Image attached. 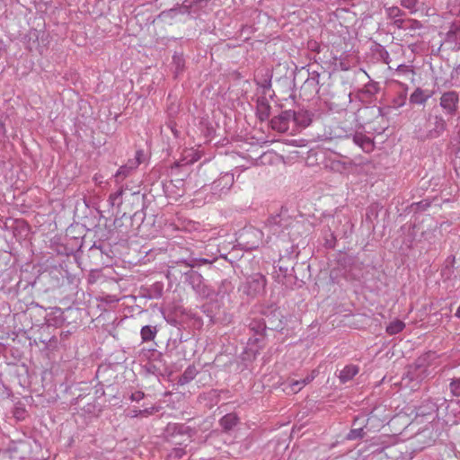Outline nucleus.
Masks as SVG:
<instances>
[{
    "mask_svg": "<svg viewBox=\"0 0 460 460\" xmlns=\"http://www.w3.org/2000/svg\"><path fill=\"white\" fill-rule=\"evenodd\" d=\"M267 323L262 318H252L247 325V334L249 335L245 351L247 354L256 357L260 350L265 346V331Z\"/></svg>",
    "mask_w": 460,
    "mask_h": 460,
    "instance_id": "nucleus-1",
    "label": "nucleus"
},
{
    "mask_svg": "<svg viewBox=\"0 0 460 460\" xmlns=\"http://www.w3.org/2000/svg\"><path fill=\"white\" fill-rule=\"evenodd\" d=\"M377 91H378V86L375 83H368L367 84L365 85V92L371 95L376 93Z\"/></svg>",
    "mask_w": 460,
    "mask_h": 460,
    "instance_id": "nucleus-36",
    "label": "nucleus"
},
{
    "mask_svg": "<svg viewBox=\"0 0 460 460\" xmlns=\"http://www.w3.org/2000/svg\"><path fill=\"white\" fill-rule=\"evenodd\" d=\"M185 164H181L180 162H177L175 163V167H181V166H184Z\"/></svg>",
    "mask_w": 460,
    "mask_h": 460,
    "instance_id": "nucleus-46",
    "label": "nucleus"
},
{
    "mask_svg": "<svg viewBox=\"0 0 460 460\" xmlns=\"http://www.w3.org/2000/svg\"><path fill=\"white\" fill-rule=\"evenodd\" d=\"M144 397H145V394L142 391H136L131 394L129 398L133 402H139L142 399H144Z\"/></svg>",
    "mask_w": 460,
    "mask_h": 460,
    "instance_id": "nucleus-38",
    "label": "nucleus"
},
{
    "mask_svg": "<svg viewBox=\"0 0 460 460\" xmlns=\"http://www.w3.org/2000/svg\"><path fill=\"white\" fill-rule=\"evenodd\" d=\"M234 288V286L233 285L232 281L229 279H223L217 287V290H214V295L217 296L224 297L227 295H229Z\"/></svg>",
    "mask_w": 460,
    "mask_h": 460,
    "instance_id": "nucleus-22",
    "label": "nucleus"
},
{
    "mask_svg": "<svg viewBox=\"0 0 460 460\" xmlns=\"http://www.w3.org/2000/svg\"><path fill=\"white\" fill-rule=\"evenodd\" d=\"M177 342H178V341H177V339H173V340L170 339V340L168 341L167 347H169V346L172 345V346H173V348H175V347H177Z\"/></svg>",
    "mask_w": 460,
    "mask_h": 460,
    "instance_id": "nucleus-43",
    "label": "nucleus"
},
{
    "mask_svg": "<svg viewBox=\"0 0 460 460\" xmlns=\"http://www.w3.org/2000/svg\"><path fill=\"white\" fill-rule=\"evenodd\" d=\"M254 80L258 85V89L261 90V95H270V91L271 87V75L268 70L265 71V74L261 75V71H257Z\"/></svg>",
    "mask_w": 460,
    "mask_h": 460,
    "instance_id": "nucleus-11",
    "label": "nucleus"
},
{
    "mask_svg": "<svg viewBox=\"0 0 460 460\" xmlns=\"http://www.w3.org/2000/svg\"><path fill=\"white\" fill-rule=\"evenodd\" d=\"M409 72L413 74V70L411 69V67L404 64L399 65L396 68V73L398 74H406Z\"/></svg>",
    "mask_w": 460,
    "mask_h": 460,
    "instance_id": "nucleus-37",
    "label": "nucleus"
},
{
    "mask_svg": "<svg viewBox=\"0 0 460 460\" xmlns=\"http://www.w3.org/2000/svg\"><path fill=\"white\" fill-rule=\"evenodd\" d=\"M238 422V418L235 414H226L223 416L220 420V426L225 431L231 430Z\"/></svg>",
    "mask_w": 460,
    "mask_h": 460,
    "instance_id": "nucleus-26",
    "label": "nucleus"
},
{
    "mask_svg": "<svg viewBox=\"0 0 460 460\" xmlns=\"http://www.w3.org/2000/svg\"><path fill=\"white\" fill-rule=\"evenodd\" d=\"M198 375V370L194 365L189 366L182 375L179 376L178 385H184L191 382Z\"/></svg>",
    "mask_w": 460,
    "mask_h": 460,
    "instance_id": "nucleus-20",
    "label": "nucleus"
},
{
    "mask_svg": "<svg viewBox=\"0 0 460 460\" xmlns=\"http://www.w3.org/2000/svg\"><path fill=\"white\" fill-rule=\"evenodd\" d=\"M271 126L273 129L285 132L288 130V111H282L279 117L271 119Z\"/></svg>",
    "mask_w": 460,
    "mask_h": 460,
    "instance_id": "nucleus-21",
    "label": "nucleus"
},
{
    "mask_svg": "<svg viewBox=\"0 0 460 460\" xmlns=\"http://www.w3.org/2000/svg\"><path fill=\"white\" fill-rule=\"evenodd\" d=\"M267 95H261L257 99V116L261 120H265L270 116V104L268 103Z\"/></svg>",
    "mask_w": 460,
    "mask_h": 460,
    "instance_id": "nucleus-14",
    "label": "nucleus"
},
{
    "mask_svg": "<svg viewBox=\"0 0 460 460\" xmlns=\"http://www.w3.org/2000/svg\"><path fill=\"white\" fill-rule=\"evenodd\" d=\"M353 141L366 153L371 152L373 150L374 144L372 140L362 133L355 134L353 136Z\"/></svg>",
    "mask_w": 460,
    "mask_h": 460,
    "instance_id": "nucleus-17",
    "label": "nucleus"
},
{
    "mask_svg": "<svg viewBox=\"0 0 460 460\" xmlns=\"http://www.w3.org/2000/svg\"><path fill=\"white\" fill-rule=\"evenodd\" d=\"M129 416L131 418H137V417L142 416L141 415V410H132V411H130Z\"/></svg>",
    "mask_w": 460,
    "mask_h": 460,
    "instance_id": "nucleus-41",
    "label": "nucleus"
},
{
    "mask_svg": "<svg viewBox=\"0 0 460 460\" xmlns=\"http://www.w3.org/2000/svg\"><path fill=\"white\" fill-rule=\"evenodd\" d=\"M87 409L85 410L88 412H92L93 409L94 408V405L93 404H87Z\"/></svg>",
    "mask_w": 460,
    "mask_h": 460,
    "instance_id": "nucleus-45",
    "label": "nucleus"
},
{
    "mask_svg": "<svg viewBox=\"0 0 460 460\" xmlns=\"http://www.w3.org/2000/svg\"><path fill=\"white\" fill-rule=\"evenodd\" d=\"M446 129V121L440 116H436L434 118L433 127L430 128L426 134L420 135L421 138H437Z\"/></svg>",
    "mask_w": 460,
    "mask_h": 460,
    "instance_id": "nucleus-12",
    "label": "nucleus"
},
{
    "mask_svg": "<svg viewBox=\"0 0 460 460\" xmlns=\"http://www.w3.org/2000/svg\"><path fill=\"white\" fill-rule=\"evenodd\" d=\"M185 282L191 287L193 291L203 298L214 296V288L206 283L203 276L195 270H189L185 273Z\"/></svg>",
    "mask_w": 460,
    "mask_h": 460,
    "instance_id": "nucleus-4",
    "label": "nucleus"
},
{
    "mask_svg": "<svg viewBox=\"0 0 460 460\" xmlns=\"http://www.w3.org/2000/svg\"><path fill=\"white\" fill-rule=\"evenodd\" d=\"M288 145H294V143L292 141H289Z\"/></svg>",
    "mask_w": 460,
    "mask_h": 460,
    "instance_id": "nucleus-48",
    "label": "nucleus"
},
{
    "mask_svg": "<svg viewBox=\"0 0 460 460\" xmlns=\"http://www.w3.org/2000/svg\"><path fill=\"white\" fill-rule=\"evenodd\" d=\"M452 32H454V31H449V33H448V34H450V33H452ZM448 37H450V35H448Z\"/></svg>",
    "mask_w": 460,
    "mask_h": 460,
    "instance_id": "nucleus-49",
    "label": "nucleus"
},
{
    "mask_svg": "<svg viewBox=\"0 0 460 460\" xmlns=\"http://www.w3.org/2000/svg\"><path fill=\"white\" fill-rule=\"evenodd\" d=\"M314 378V375H307L305 378L295 380L289 377V389L294 393H298L305 385L309 384Z\"/></svg>",
    "mask_w": 460,
    "mask_h": 460,
    "instance_id": "nucleus-23",
    "label": "nucleus"
},
{
    "mask_svg": "<svg viewBox=\"0 0 460 460\" xmlns=\"http://www.w3.org/2000/svg\"><path fill=\"white\" fill-rule=\"evenodd\" d=\"M144 156V152L142 150H137L136 152L135 157L132 159H128V162L121 165L116 173L113 175L114 181L117 184L121 183L126 178L131 176L136 169L142 163V158Z\"/></svg>",
    "mask_w": 460,
    "mask_h": 460,
    "instance_id": "nucleus-6",
    "label": "nucleus"
},
{
    "mask_svg": "<svg viewBox=\"0 0 460 460\" xmlns=\"http://www.w3.org/2000/svg\"><path fill=\"white\" fill-rule=\"evenodd\" d=\"M234 177L233 173H221L211 184L203 186V191H209L210 199H218L226 196L233 187Z\"/></svg>",
    "mask_w": 460,
    "mask_h": 460,
    "instance_id": "nucleus-2",
    "label": "nucleus"
},
{
    "mask_svg": "<svg viewBox=\"0 0 460 460\" xmlns=\"http://www.w3.org/2000/svg\"><path fill=\"white\" fill-rule=\"evenodd\" d=\"M405 327V324L403 322L400 320L394 321L390 323V324L386 327V332L391 334H397L401 332Z\"/></svg>",
    "mask_w": 460,
    "mask_h": 460,
    "instance_id": "nucleus-29",
    "label": "nucleus"
},
{
    "mask_svg": "<svg viewBox=\"0 0 460 460\" xmlns=\"http://www.w3.org/2000/svg\"><path fill=\"white\" fill-rule=\"evenodd\" d=\"M273 156H275V154L270 153V152L265 153V154L262 155V157H263L264 159H267L268 161H271V160H272V158H273Z\"/></svg>",
    "mask_w": 460,
    "mask_h": 460,
    "instance_id": "nucleus-42",
    "label": "nucleus"
},
{
    "mask_svg": "<svg viewBox=\"0 0 460 460\" xmlns=\"http://www.w3.org/2000/svg\"><path fill=\"white\" fill-rule=\"evenodd\" d=\"M155 365H153L152 363H149V365H148V371H150V372H153V373H154V372H155Z\"/></svg>",
    "mask_w": 460,
    "mask_h": 460,
    "instance_id": "nucleus-44",
    "label": "nucleus"
},
{
    "mask_svg": "<svg viewBox=\"0 0 460 460\" xmlns=\"http://www.w3.org/2000/svg\"><path fill=\"white\" fill-rule=\"evenodd\" d=\"M394 24L402 30L414 31L422 27L420 22L413 19H397L394 21Z\"/></svg>",
    "mask_w": 460,
    "mask_h": 460,
    "instance_id": "nucleus-13",
    "label": "nucleus"
},
{
    "mask_svg": "<svg viewBox=\"0 0 460 460\" xmlns=\"http://www.w3.org/2000/svg\"><path fill=\"white\" fill-rule=\"evenodd\" d=\"M266 279L261 273H255L248 277L241 285L239 290L249 297H255L264 292Z\"/></svg>",
    "mask_w": 460,
    "mask_h": 460,
    "instance_id": "nucleus-5",
    "label": "nucleus"
},
{
    "mask_svg": "<svg viewBox=\"0 0 460 460\" xmlns=\"http://www.w3.org/2000/svg\"><path fill=\"white\" fill-rule=\"evenodd\" d=\"M458 101L459 97L456 92H446L440 98V106L447 114L453 115L456 111Z\"/></svg>",
    "mask_w": 460,
    "mask_h": 460,
    "instance_id": "nucleus-9",
    "label": "nucleus"
},
{
    "mask_svg": "<svg viewBox=\"0 0 460 460\" xmlns=\"http://www.w3.org/2000/svg\"><path fill=\"white\" fill-rule=\"evenodd\" d=\"M158 332V329L156 326L153 325H145L141 328L140 336L142 342H148L155 340L156 334Z\"/></svg>",
    "mask_w": 460,
    "mask_h": 460,
    "instance_id": "nucleus-24",
    "label": "nucleus"
},
{
    "mask_svg": "<svg viewBox=\"0 0 460 460\" xmlns=\"http://www.w3.org/2000/svg\"><path fill=\"white\" fill-rule=\"evenodd\" d=\"M369 419L366 415L357 416L352 422V429L347 434L348 440H357L363 438L366 435L365 429L367 427Z\"/></svg>",
    "mask_w": 460,
    "mask_h": 460,
    "instance_id": "nucleus-8",
    "label": "nucleus"
},
{
    "mask_svg": "<svg viewBox=\"0 0 460 460\" xmlns=\"http://www.w3.org/2000/svg\"><path fill=\"white\" fill-rule=\"evenodd\" d=\"M148 297L151 299H158L162 297L164 293V284L162 282H155L147 290Z\"/></svg>",
    "mask_w": 460,
    "mask_h": 460,
    "instance_id": "nucleus-28",
    "label": "nucleus"
},
{
    "mask_svg": "<svg viewBox=\"0 0 460 460\" xmlns=\"http://www.w3.org/2000/svg\"><path fill=\"white\" fill-rule=\"evenodd\" d=\"M432 93L427 90H423L420 87L416 88L410 96V102L412 104H424L430 97Z\"/></svg>",
    "mask_w": 460,
    "mask_h": 460,
    "instance_id": "nucleus-15",
    "label": "nucleus"
},
{
    "mask_svg": "<svg viewBox=\"0 0 460 460\" xmlns=\"http://www.w3.org/2000/svg\"><path fill=\"white\" fill-rule=\"evenodd\" d=\"M423 372L424 371L421 370L420 374L411 373V379L421 380V379H423L426 376V375H423Z\"/></svg>",
    "mask_w": 460,
    "mask_h": 460,
    "instance_id": "nucleus-40",
    "label": "nucleus"
},
{
    "mask_svg": "<svg viewBox=\"0 0 460 460\" xmlns=\"http://www.w3.org/2000/svg\"><path fill=\"white\" fill-rule=\"evenodd\" d=\"M386 15L390 19H394V21L397 19H402V10L398 6H391L385 9Z\"/></svg>",
    "mask_w": 460,
    "mask_h": 460,
    "instance_id": "nucleus-30",
    "label": "nucleus"
},
{
    "mask_svg": "<svg viewBox=\"0 0 460 460\" xmlns=\"http://www.w3.org/2000/svg\"><path fill=\"white\" fill-rule=\"evenodd\" d=\"M279 314L277 312V313H274L272 314V316L269 317V324L270 325V328H272V329H280V330H282L284 328L281 321H279V323L276 324L274 323V321L272 320V318H274L275 316H279Z\"/></svg>",
    "mask_w": 460,
    "mask_h": 460,
    "instance_id": "nucleus-35",
    "label": "nucleus"
},
{
    "mask_svg": "<svg viewBox=\"0 0 460 460\" xmlns=\"http://www.w3.org/2000/svg\"><path fill=\"white\" fill-rule=\"evenodd\" d=\"M192 435V429L183 423L170 422L164 429V437L166 440L174 444L182 445L186 441H190Z\"/></svg>",
    "mask_w": 460,
    "mask_h": 460,
    "instance_id": "nucleus-3",
    "label": "nucleus"
},
{
    "mask_svg": "<svg viewBox=\"0 0 460 460\" xmlns=\"http://www.w3.org/2000/svg\"><path fill=\"white\" fill-rule=\"evenodd\" d=\"M128 188H124L123 186L119 187V190L109 196L108 201L111 207H119L123 200L122 196L125 194V190Z\"/></svg>",
    "mask_w": 460,
    "mask_h": 460,
    "instance_id": "nucleus-27",
    "label": "nucleus"
},
{
    "mask_svg": "<svg viewBox=\"0 0 460 460\" xmlns=\"http://www.w3.org/2000/svg\"><path fill=\"white\" fill-rule=\"evenodd\" d=\"M131 195L138 197L139 196V192L138 191L137 192H132Z\"/></svg>",
    "mask_w": 460,
    "mask_h": 460,
    "instance_id": "nucleus-47",
    "label": "nucleus"
},
{
    "mask_svg": "<svg viewBox=\"0 0 460 460\" xmlns=\"http://www.w3.org/2000/svg\"><path fill=\"white\" fill-rule=\"evenodd\" d=\"M417 4L418 0H401L402 6L410 10L411 13L417 11Z\"/></svg>",
    "mask_w": 460,
    "mask_h": 460,
    "instance_id": "nucleus-32",
    "label": "nucleus"
},
{
    "mask_svg": "<svg viewBox=\"0 0 460 460\" xmlns=\"http://www.w3.org/2000/svg\"><path fill=\"white\" fill-rule=\"evenodd\" d=\"M155 411V407L146 408L144 410H141V415L142 416H149V415L153 414Z\"/></svg>",
    "mask_w": 460,
    "mask_h": 460,
    "instance_id": "nucleus-39",
    "label": "nucleus"
},
{
    "mask_svg": "<svg viewBox=\"0 0 460 460\" xmlns=\"http://www.w3.org/2000/svg\"><path fill=\"white\" fill-rule=\"evenodd\" d=\"M359 371V368L356 365H347L341 370L339 378L341 383L345 384L351 380Z\"/></svg>",
    "mask_w": 460,
    "mask_h": 460,
    "instance_id": "nucleus-19",
    "label": "nucleus"
},
{
    "mask_svg": "<svg viewBox=\"0 0 460 460\" xmlns=\"http://www.w3.org/2000/svg\"><path fill=\"white\" fill-rule=\"evenodd\" d=\"M274 270L272 272V276L275 279V280L279 283H281L283 285L286 284L287 279H288V268L281 264V260L279 261V262L274 265Z\"/></svg>",
    "mask_w": 460,
    "mask_h": 460,
    "instance_id": "nucleus-18",
    "label": "nucleus"
},
{
    "mask_svg": "<svg viewBox=\"0 0 460 460\" xmlns=\"http://www.w3.org/2000/svg\"><path fill=\"white\" fill-rule=\"evenodd\" d=\"M450 390L455 396H460V378L451 381Z\"/></svg>",
    "mask_w": 460,
    "mask_h": 460,
    "instance_id": "nucleus-34",
    "label": "nucleus"
},
{
    "mask_svg": "<svg viewBox=\"0 0 460 460\" xmlns=\"http://www.w3.org/2000/svg\"><path fill=\"white\" fill-rule=\"evenodd\" d=\"M313 113L303 109L294 111L292 118V122L294 124V128L292 129L293 134L299 133L307 128L313 121Z\"/></svg>",
    "mask_w": 460,
    "mask_h": 460,
    "instance_id": "nucleus-7",
    "label": "nucleus"
},
{
    "mask_svg": "<svg viewBox=\"0 0 460 460\" xmlns=\"http://www.w3.org/2000/svg\"><path fill=\"white\" fill-rule=\"evenodd\" d=\"M215 261V259L209 260L207 258H199L195 257L192 254L187 259H181L177 261L176 263L185 264L187 267L194 268L199 267L201 265L212 264Z\"/></svg>",
    "mask_w": 460,
    "mask_h": 460,
    "instance_id": "nucleus-16",
    "label": "nucleus"
},
{
    "mask_svg": "<svg viewBox=\"0 0 460 460\" xmlns=\"http://www.w3.org/2000/svg\"><path fill=\"white\" fill-rule=\"evenodd\" d=\"M396 84L402 88V91L393 100V105L394 108H401L406 102L408 86L402 82H396Z\"/></svg>",
    "mask_w": 460,
    "mask_h": 460,
    "instance_id": "nucleus-25",
    "label": "nucleus"
},
{
    "mask_svg": "<svg viewBox=\"0 0 460 460\" xmlns=\"http://www.w3.org/2000/svg\"><path fill=\"white\" fill-rule=\"evenodd\" d=\"M186 455V451L182 447H175L168 455L170 460H179Z\"/></svg>",
    "mask_w": 460,
    "mask_h": 460,
    "instance_id": "nucleus-31",
    "label": "nucleus"
},
{
    "mask_svg": "<svg viewBox=\"0 0 460 460\" xmlns=\"http://www.w3.org/2000/svg\"><path fill=\"white\" fill-rule=\"evenodd\" d=\"M449 13L453 15L460 14V0H451L448 4Z\"/></svg>",
    "mask_w": 460,
    "mask_h": 460,
    "instance_id": "nucleus-33",
    "label": "nucleus"
},
{
    "mask_svg": "<svg viewBox=\"0 0 460 460\" xmlns=\"http://www.w3.org/2000/svg\"><path fill=\"white\" fill-rule=\"evenodd\" d=\"M286 211L282 208L281 212L272 215L268 219V226L273 234H279L286 226Z\"/></svg>",
    "mask_w": 460,
    "mask_h": 460,
    "instance_id": "nucleus-10",
    "label": "nucleus"
}]
</instances>
